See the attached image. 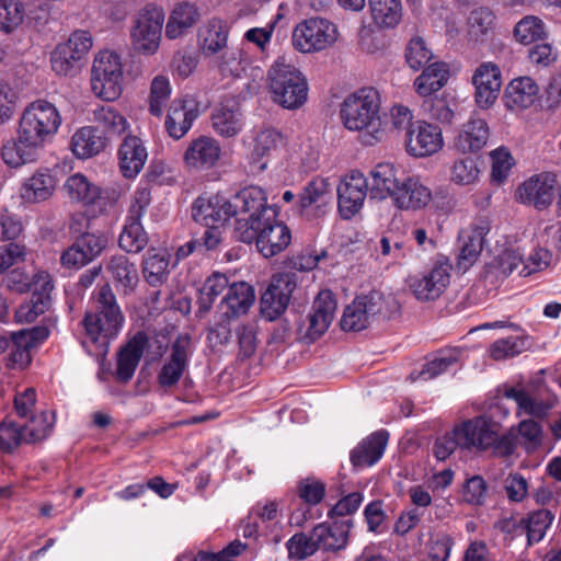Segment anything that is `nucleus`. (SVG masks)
<instances>
[{
    "label": "nucleus",
    "mask_w": 561,
    "mask_h": 561,
    "mask_svg": "<svg viewBox=\"0 0 561 561\" xmlns=\"http://www.w3.org/2000/svg\"><path fill=\"white\" fill-rule=\"evenodd\" d=\"M443 145L442 129L437 125L416 121L405 131V149L410 156L428 157L439 151Z\"/></svg>",
    "instance_id": "nucleus-17"
},
{
    "label": "nucleus",
    "mask_w": 561,
    "mask_h": 561,
    "mask_svg": "<svg viewBox=\"0 0 561 561\" xmlns=\"http://www.w3.org/2000/svg\"><path fill=\"white\" fill-rule=\"evenodd\" d=\"M272 100L287 110L302 106L308 98V83L304 75L284 59L276 60L268 70Z\"/></svg>",
    "instance_id": "nucleus-4"
},
{
    "label": "nucleus",
    "mask_w": 561,
    "mask_h": 561,
    "mask_svg": "<svg viewBox=\"0 0 561 561\" xmlns=\"http://www.w3.org/2000/svg\"><path fill=\"white\" fill-rule=\"evenodd\" d=\"M404 56L409 67L416 71L432 60L433 53L422 37L415 36L408 43Z\"/></svg>",
    "instance_id": "nucleus-56"
},
{
    "label": "nucleus",
    "mask_w": 561,
    "mask_h": 561,
    "mask_svg": "<svg viewBox=\"0 0 561 561\" xmlns=\"http://www.w3.org/2000/svg\"><path fill=\"white\" fill-rule=\"evenodd\" d=\"M92 35L88 31L78 30L71 33L66 43H61L62 47L68 48L73 57L83 61L92 47Z\"/></svg>",
    "instance_id": "nucleus-64"
},
{
    "label": "nucleus",
    "mask_w": 561,
    "mask_h": 561,
    "mask_svg": "<svg viewBox=\"0 0 561 561\" xmlns=\"http://www.w3.org/2000/svg\"><path fill=\"white\" fill-rule=\"evenodd\" d=\"M55 185V179L47 170H38L24 181L21 196L31 203L43 202L51 196Z\"/></svg>",
    "instance_id": "nucleus-42"
},
{
    "label": "nucleus",
    "mask_w": 561,
    "mask_h": 561,
    "mask_svg": "<svg viewBox=\"0 0 561 561\" xmlns=\"http://www.w3.org/2000/svg\"><path fill=\"white\" fill-rule=\"evenodd\" d=\"M335 311L336 300L333 293L321 290L306 319L298 323L297 339L304 343H313L328 331Z\"/></svg>",
    "instance_id": "nucleus-9"
},
{
    "label": "nucleus",
    "mask_w": 561,
    "mask_h": 561,
    "mask_svg": "<svg viewBox=\"0 0 561 561\" xmlns=\"http://www.w3.org/2000/svg\"><path fill=\"white\" fill-rule=\"evenodd\" d=\"M255 300L254 288L247 282L233 283L220 302L222 318L233 319L245 314Z\"/></svg>",
    "instance_id": "nucleus-30"
},
{
    "label": "nucleus",
    "mask_w": 561,
    "mask_h": 561,
    "mask_svg": "<svg viewBox=\"0 0 561 561\" xmlns=\"http://www.w3.org/2000/svg\"><path fill=\"white\" fill-rule=\"evenodd\" d=\"M368 194V181L357 171H351L337 186V208L344 219L353 218L364 206Z\"/></svg>",
    "instance_id": "nucleus-16"
},
{
    "label": "nucleus",
    "mask_w": 561,
    "mask_h": 561,
    "mask_svg": "<svg viewBox=\"0 0 561 561\" xmlns=\"http://www.w3.org/2000/svg\"><path fill=\"white\" fill-rule=\"evenodd\" d=\"M539 88L529 77L513 79L504 91V102L508 110H523L530 107L537 100Z\"/></svg>",
    "instance_id": "nucleus-37"
},
{
    "label": "nucleus",
    "mask_w": 561,
    "mask_h": 561,
    "mask_svg": "<svg viewBox=\"0 0 561 561\" xmlns=\"http://www.w3.org/2000/svg\"><path fill=\"white\" fill-rule=\"evenodd\" d=\"M329 198L330 192L327 181L322 178L312 179L307 183L299 195V211L300 214H305L308 208L312 206L320 207L324 205Z\"/></svg>",
    "instance_id": "nucleus-48"
},
{
    "label": "nucleus",
    "mask_w": 561,
    "mask_h": 561,
    "mask_svg": "<svg viewBox=\"0 0 561 561\" xmlns=\"http://www.w3.org/2000/svg\"><path fill=\"white\" fill-rule=\"evenodd\" d=\"M287 549L289 556L302 560L312 556L317 550H320L318 543L313 540V529L310 535L296 534L287 541Z\"/></svg>",
    "instance_id": "nucleus-63"
},
{
    "label": "nucleus",
    "mask_w": 561,
    "mask_h": 561,
    "mask_svg": "<svg viewBox=\"0 0 561 561\" xmlns=\"http://www.w3.org/2000/svg\"><path fill=\"white\" fill-rule=\"evenodd\" d=\"M70 50L60 44L54 49L50 56L51 69L58 76L73 77L81 70L82 62L69 53Z\"/></svg>",
    "instance_id": "nucleus-53"
},
{
    "label": "nucleus",
    "mask_w": 561,
    "mask_h": 561,
    "mask_svg": "<svg viewBox=\"0 0 561 561\" xmlns=\"http://www.w3.org/2000/svg\"><path fill=\"white\" fill-rule=\"evenodd\" d=\"M556 174L543 172L529 178L516 191V199L537 209L547 208L553 201Z\"/></svg>",
    "instance_id": "nucleus-19"
},
{
    "label": "nucleus",
    "mask_w": 561,
    "mask_h": 561,
    "mask_svg": "<svg viewBox=\"0 0 561 561\" xmlns=\"http://www.w3.org/2000/svg\"><path fill=\"white\" fill-rule=\"evenodd\" d=\"M191 339L179 336L171 345V354L158 373V383L169 390L178 385L188 366Z\"/></svg>",
    "instance_id": "nucleus-20"
},
{
    "label": "nucleus",
    "mask_w": 561,
    "mask_h": 561,
    "mask_svg": "<svg viewBox=\"0 0 561 561\" xmlns=\"http://www.w3.org/2000/svg\"><path fill=\"white\" fill-rule=\"evenodd\" d=\"M93 121L96 127L103 128V133L116 136L123 134L127 128L126 118L111 105H102L93 111Z\"/></svg>",
    "instance_id": "nucleus-50"
},
{
    "label": "nucleus",
    "mask_w": 561,
    "mask_h": 561,
    "mask_svg": "<svg viewBox=\"0 0 561 561\" xmlns=\"http://www.w3.org/2000/svg\"><path fill=\"white\" fill-rule=\"evenodd\" d=\"M479 173L477 161L471 157H465L455 161L451 181L458 185H470L477 182Z\"/></svg>",
    "instance_id": "nucleus-60"
},
{
    "label": "nucleus",
    "mask_w": 561,
    "mask_h": 561,
    "mask_svg": "<svg viewBox=\"0 0 561 561\" xmlns=\"http://www.w3.org/2000/svg\"><path fill=\"white\" fill-rule=\"evenodd\" d=\"M504 397L514 400L518 409L524 413L536 417L546 416L556 402L553 398L537 400L530 397L523 388L515 387L506 388L504 390Z\"/></svg>",
    "instance_id": "nucleus-43"
},
{
    "label": "nucleus",
    "mask_w": 561,
    "mask_h": 561,
    "mask_svg": "<svg viewBox=\"0 0 561 561\" xmlns=\"http://www.w3.org/2000/svg\"><path fill=\"white\" fill-rule=\"evenodd\" d=\"M247 225L244 221L240 222L237 238L244 243L255 242L264 257L275 256L290 243V230L284 222L278 221L277 217L268 220L264 217L257 226Z\"/></svg>",
    "instance_id": "nucleus-5"
},
{
    "label": "nucleus",
    "mask_w": 561,
    "mask_h": 561,
    "mask_svg": "<svg viewBox=\"0 0 561 561\" xmlns=\"http://www.w3.org/2000/svg\"><path fill=\"white\" fill-rule=\"evenodd\" d=\"M471 82L474 87L477 106L481 110L492 107L502 87V75L497 65L491 61L482 62L473 71Z\"/></svg>",
    "instance_id": "nucleus-18"
},
{
    "label": "nucleus",
    "mask_w": 561,
    "mask_h": 561,
    "mask_svg": "<svg viewBox=\"0 0 561 561\" xmlns=\"http://www.w3.org/2000/svg\"><path fill=\"white\" fill-rule=\"evenodd\" d=\"M30 289L32 290V297L35 301L43 300L46 307H50L51 291L54 289V283L51 275L46 271H39L32 279L30 278Z\"/></svg>",
    "instance_id": "nucleus-62"
},
{
    "label": "nucleus",
    "mask_w": 561,
    "mask_h": 561,
    "mask_svg": "<svg viewBox=\"0 0 561 561\" xmlns=\"http://www.w3.org/2000/svg\"><path fill=\"white\" fill-rule=\"evenodd\" d=\"M170 94L171 87L169 80L163 76L156 77L151 82L149 112L154 116H161Z\"/></svg>",
    "instance_id": "nucleus-57"
},
{
    "label": "nucleus",
    "mask_w": 561,
    "mask_h": 561,
    "mask_svg": "<svg viewBox=\"0 0 561 561\" xmlns=\"http://www.w3.org/2000/svg\"><path fill=\"white\" fill-rule=\"evenodd\" d=\"M229 286V279L225 274L214 273L210 275L199 289L197 300L199 312H208L215 299Z\"/></svg>",
    "instance_id": "nucleus-49"
},
{
    "label": "nucleus",
    "mask_w": 561,
    "mask_h": 561,
    "mask_svg": "<svg viewBox=\"0 0 561 561\" xmlns=\"http://www.w3.org/2000/svg\"><path fill=\"white\" fill-rule=\"evenodd\" d=\"M108 238L104 232H81L76 241L61 254V264L80 268L100 256L107 248Z\"/></svg>",
    "instance_id": "nucleus-14"
},
{
    "label": "nucleus",
    "mask_w": 561,
    "mask_h": 561,
    "mask_svg": "<svg viewBox=\"0 0 561 561\" xmlns=\"http://www.w3.org/2000/svg\"><path fill=\"white\" fill-rule=\"evenodd\" d=\"M201 49L205 56L219 54L227 45L228 31L220 21H210L199 31Z\"/></svg>",
    "instance_id": "nucleus-45"
},
{
    "label": "nucleus",
    "mask_w": 561,
    "mask_h": 561,
    "mask_svg": "<svg viewBox=\"0 0 561 561\" xmlns=\"http://www.w3.org/2000/svg\"><path fill=\"white\" fill-rule=\"evenodd\" d=\"M199 19V12L195 4L181 2L173 9L165 25V35L170 39L180 37L191 28Z\"/></svg>",
    "instance_id": "nucleus-41"
},
{
    "label": "nucleus",
    "mask_w": 561,
    "mask_h": 561,
    "mask_svg": "<svg viewBox=\"0 0 561 561\" xmlns=\"http://www.w3.org/2000/svg\"><path fill=\"white\" fill-rule=\"evenodd\" d=\"M113 280L124 289L133 290L138 283L136 264L123 254L113 255L106 266Z\"/></svg>",
    "instance_id": "nucleus-44"
},
{
    "label": "nucleus",
    "mask_w": 561,
    "mask_h": 561,
    "mask_svg": "<svg viewBox=\"0 0 561 561\" xmlns=\"http://www.w3.org/2000/svg\"><path fill=\"white\" fill-rule=\"evenodd\" d=\"M460 449H486L496 442V434L483 417L463 421L454 427Z\"/></svg>",
    "instance_id": "nucleus-23"
},
{
    "label": "nucleus",
    "mask_w": 561,
    "mask_h": 561,
    "mask_svg": "<svg viewBox=\"0 0 561 561\" xmlns=\"http://www.w3.org/2000/svg\"><path fill=\"white\" fill-rule=\"evenodd\" d=\"M456 357L451 354L438 355L434 359L423 365L422 370L419 373H411L409 379L415 381L417 379L430 380L440 374L445 373L450 366L456 363Z\"/></svg>",
    "instance_id": "nucleus-61"
},
{
    "label": "nucleus",
    "mask_w": 561,
    "mask_h": 561,
    "mask_svg": "<svg viewBox=\"0 0 561 561\" xmlns=\"http://www.w3.org/2000/svg\"><path fill=\"white\" fill-rule=\"evenodd\" d=\"M149 339L144 331H138L131 336L125 346L118 353L116 378L121 382H128L142 357L145 350L148 347Z\"/></svg>",
    "instance_id": "nucleus-25"
},
{
    "label": "nucleus",
    "mask_w": 561,
    "mask_h": 561,
    "mask_svg": "<svg viewBox=\"0 0 561 561\" xmlns=\"http://www.w3.org/2000/svg\"><path fill=\"white\" fill-rule=\"evenodd\" d=\"M221 157L219 141L210 136H198L193 139L185 152L184 162L190 169L205 171L214 168Z\"/></svg>",
    "instance_id": "nucleus-22"
},
{
    "label": "nucleus",
    "mask_w": 561,
    "mask_h": 561,
    "mask_svg": "<svg viewBox=\"0 0 561 561\" xmlns=\"http://www.w3.org/2000/svg\"><path fill=\"white\" fill-rule=\"evenodd\" d=\"M147 158V148L139 137H125L118 149V163L125 178L136 176L142 170Z\"/></svg>",
    "instance_id": "nucleus-32"
},
{
    "label": "nucleus",
    "mask_w": 561,
    "mask_h": 561,
    "mask_svg": "<svg viewBox=\"0 0 561 561\" xmlns=\"http://www.w3.org/2000/svg\"><path fill=\"white\" fill-rule=\"evenodd\" d=\"M450 266L444 262H437L431 271L422 277H411L409 287L419 300H434L440 296L450 279Z\"/></svg>",
    "instance_id": "nucleus-21"
},
{
    "label": "nucleus",
    "mask_w": 561,
    "mask_h": 561,
    "mask_svg": "<svg viewBox=\"0 0 561 561\" xmlns=\"http://www.w3.org/2000/svg\"><path fill=\"white\" fill-rule=\"evenodd\" d=\"M169 256L160 253H148L142 261V274L152 287L163 285L169 277Z\"/></svg>",
    "instance_id": "nucleus-47"
},
{
    "label": "nucleus",
    "mask_w": 561,
    "mask_h": 561,
    "mask_svg": "<svg viewBox=\"0 0 561 561\" xmlns=\"http://www.w3.org/2000/svg\"><path fill=\"white\" fill-rule=\"evenodd\" d=\"M211 126L221 137H236L243 127L242 113L234 101H228L214 108Z\"/></svg>",
    "instance_id": "nucleus-34"
},
{
    "label": "nucleus",
    "mask_w": 561,
    "mask_h": 561,
    "mask_svg": "<svg viewBox=\"0 0 561 561\" xmlns=\"http://www.w3.org/2000/svg\"><path fill=\"white\" fill-rule=\"evenodd\" d=\"M340 116L345 128L351 131H365L373 145L382 135L380 96L374 88H363L350 94L341 104Z\"/></svg>",
    "instance_id": "nucleus-3"
},
{
    "label": "nucleus",
    "mask_w": 561,
    "mask_h": 561,
    "mask_svg": "<svg viewBox=\"0 0 561 561\" xmlns=\"http://www.w3.org/2000/svg\"><path fill=\"white\" fill-rule=\"evenodd\" d=\"M353 526L352 519L334 523H321L313 527V540L320 550L339 551L344 549L348 542L350 529Z\"/></svg>",
    "instance_id": "nucleus-31"
},
{
    "label": "nucleus",
    "mask_w": 561,
    "mask_h": 561,
    "mask_svg": "<svg viewBox=\"0 0 561 561\" xmlns=\"http://www.w3.org/2000/svg\"><path fill=\"white\" fill-rule=\"evenodd\" d=\"M297 494L307 506L295 510L289 520L291 525L301 527L311 517L309 507L318 505L324 499L325 484L313 477L301 479L297 483Z\"/></svg>",
    "instance_id": "nucleus-28"
},
{
    "label": "nucleus",
    "mask_w": 561,
    "mask_h": 561,
    "mask_svg": "<svg viewBox=\"0 0 561 561\" xmlns=\"http://www.w3.org/2000/svg\"><path fill=\"white\" fill-rule=\"evenodd\" d=\"M280 144L282 135L277 130L267 128L260 131L255 137L251 153L253 161L259 162L262 158L270 156Z\"/></svg>",
    "instance_id": "nucleus-59"
},
{
    "label": "nucleus",
    "mask_w": 561,
    "mask_h": 561,
    "mask_svg": "<svg viewBox=\"0 0 561 561\" xmlns=\"http://www.w3.org/2000/svg\"><path fill=\"white\" fill-rule=\"evenodd\" d=\"M296 287V274H275L261 296L260 305L263 317L270 321L279 318L287 309Z\"/></svg>",
    "instance_id": "nucleus-13"
},
{
    "label": "nucleus",
    "mask_w": 561,
    "mask_h": 561,
    "mask_svg": "<svg viewBox=\"0 0 561 561\" xmlns=\"http://www.w3.org/2000/svg\"><path fill=\"white\" fill-rule=\"evenodd\" d=\"M123 65L118 54L102 50L91 69V89L102 100L114 101L122 93Z\"/></svg>",
    "instance_id": "nucleus-6"
},
{
    "label": "nucleus",
    "mask_w": 561,
    "mask_h": 561,
    "mask_svg": "<svg viewBox=\"0 0 561 561\" xmlns=\"http://www.w3.org/2000/svg\"><path fill=\"white\" fill-rule=\"evenodd\" d=\"M389 439L385 430L374 432L364 438L352 451L351 462L354 467L374 466L382 457Z\"/></svg>",
    "instance_id": "nucleus-33"
},
{
    "label": "nucleus",
    "mask_w": 561,
    "mask_h": 561,
    "mask_svg": "<svg viewBox=\"0 0 561 561\" xmlns=\"http://www.w3.org/2000/svg\"><path fill=\"white\" fill-rule=\"evenodd\" d=\"M337 37L336 26L321 18H312L299 23L293 32V45L301 53L323 50Z\"/></svg>",
    "instance_id": "nucleus-11"
},
{
    "label": "nucleus",
    "mask_w": 561,
    "mask_h": 561,
    "mask_svg": "<svg viewBox=\"0 0 561 561\" xmlns=\"http://www.w3.org/2000/svg\"><path fill=\"white\" fill-rule=\"evenodd\" d=\"M64 188L71 201L84 206H93L99 213L106 208L107 201L103 196L102 190L81 173L69 176L64 184Z\"/></svg>",
    "instance_id": "nucleus-26"
},
{
    "label": "nucleus",
    "mask_w": 561,
    "mask_h": 561,
    "mask_svg": "<svg viewBox=\"0 0 561 561\" xmlns=\"http://www.w3.org/2000/svg\"><path fill=\"white\" fill-rule=\"evenodd\" d=\"M382 307L383 298L378 291L357 296L344 310L341 319L342 330L362 331L366 329L371 320L381 312Z\"/></svg>",
    "instance_id": "nucleus-15"
},
{
    "label": "nucleus",
    "mask_w": 561,
    "mask_h": 561,
    "mask_svg": "<svg viewBox=\"0 0 561 561\" xmlns=\"http://www.w3.org/2000/svg\"><path fill=\"white\" fill-rule=\"evenodd\" d=\"M431 198V190L419 178L403 175L392 202L399 209L416 210L425 207Z\"/></svg>",
    "instance_id": "nucleus-27"
},
{
    "label": "nucleus",
    "mask_w": 561,
    "mask_h": 561,
    "mask_svg": "<svg viewBox=\"0 0 561 561\" xmlns=\"http://www.w3.org/2000/svg\"><path fill=\"white\" fill-rule=\"evenodd\" d=\"M553 520V515L548 510H538L533 512L527 518H523L520 524L527 531L528 543L539 542Z\"/></svg>",
    "instance_id": "nucleus-51"
},
{
    "label": "nucleus",
    "mask_w": 561,
    "mask_h": 561,
    "mask_svg": "<svg viewBox=\"0 0 561 561\" xmlns=\"http://www.w3.org/2000/svg\"><path fill=\"white\" fill-rule=\"evenodd\" d=\"M124 314L111 286L104 284L95 296L94 309L88 310L81 321L84 328L82 346L96 358L108 353L124 325Z\"/></svg>",
    "instance_id": "nucleus-2"
},
{
    "label": "nucleus",
    "mask_w": 561,
    "mask_h": 561,
    "mask_svg": "<svg viewBox=\"0 0 561 561\" xmlns=\"http://www.w3.org/2000/svg\"><path fill=\"white\" fill-rule=\"evenodd\" d=\"M60 125L61 115L55 104L44 99L31 102L20 118L18 138L2 146V161L14 169L36 161Z\"/></svg>",
    "instance_id": "nucleus-1"
},
{
    "label": "nucleus",
    "mask_w": 561,
    "mask_h": 561,
    "mask_svg": "<svg viewBox=\"0 0 561 561\" xmlns=\"http://www.w3.org/2000/svg\"><path fill=\"white\" fill-rule=\"evenodd\" d=\"M448 77L449 69L445 62L430 64L415 79V90L421 96H431L447 83Z\"/></svg>",
    "instance_id": "nucleus-39"
},
{
    "label": "nucleus",
    "mask_w": 561,
    "mask_h": 561,
    "mask_svg": "<svg viewBox=\"0 0 561 561\" xmlns=\"http://www.w3.org/2000/svg\"><path fill=\"white\" fill-rule=\"evenodd\" d=\"M192 217L204 226H217L232 217L229 199L215 194L199 196L192 205Z\"/></svg>",
    "instance_id": "nucleus-24"
},
{
    "label": "nucleus",
    "mask_w": 561,
    "mask_h": 561,
    "mask_svg": "<svg viewBox=\"0 0 561 561\" xmlns=\"http://www.w3.org/2000/svg\"><path fill=\"white\" fill-rule=\"evenodd\" d=\"M494 15L488 8L471 11L468 18L469 35L476 42L481 41L492 30Z\"/></svg>",
    "instance_id": "nucleus-58"
},
{
    "label": "nucleus",
    "mask_w": 561,
    "mask_h": 561,
    "mask_svg": "<svg viewBox=\"0 0 561 561\" xmlns=\"http://www.w3.org/2000/svg\"><path fill=\"white\" fill-rule=\"evenodd\" d=\"M370 178L369 193L371 198L385 199L391 197L393 199L403 174L399 175V171L391 163H379L370 171Z\"/></svg>",
    "instance_id": "nucleus-36"
},
{
    "label": "nucleus",
    "mask_w": 561,
    "mask_h": 561,
    "mask_svg": "<svg viewBox=\"0 0 561 561\" xmlns=\"http://www.w3.org/2000/svg\"><path fill=\"white\" fill-rule=\"evenodd\" d=\"M163 22L162 8L147 5L139 12L131 30L133 45L137 51L153 55L158 50Z\"/></svg>",
    "instance_id": "nucleus-12"
},
{
    "label": "nucleus",
    "mask_w": 561,
    "mask_h": 561,
    "mask_svg": "<svg viewBox=\"0 0 561 561\" xmlns=\"http://www.w3.org/2000/svg\"><path fill=\"white\" fill-rule=\"evenodd\" d=\"M197 116L198 112L192 102L183 99L173 100L164 121L168 135L175 140L183 138L192 128Z\"/></svg>",
    "instance_id": "nucleus-29"
},
{
    "label": "nucleus",
    "mask_w": 561,
    "mask_h": 561,
    "mask_svg": "<svg viewBox=\"0 0 561 561\" xmlns=\"http://www.w3.org/2000/svg\"><path fill=\"white\" fill-rule=\"evenodd\" d=\"M106 145V136L95 126L79 128L71 137L70 147L79 159H88L100 153Z\"/></svg>",
    "instance_id": "nucleus-38"
},
{
    "label": "nucleus",
    "mask_w": 561,
    "mask_h": 561,
    "mask_svg": "<svg viewBox=\"0 0 561 561\" xmlns=\"http://www.w3.org/2000/svg\"><path fill=\"white\" fill-rule=\"evenodd\" d=\"M545 35V25L540 19L528 15L522 19L514 28L515 38L525 45L539 41Z\"/></svg>",
    "instance_id": "nucleus-55"
},
{
    "label": "nucleus",
    "mask_w": 561,
    "mask_h": 561,
    "mask_svg": "<svg viewBox=\"0 0 561 561\" xmlns=\"http://www.w3.org/2000/svg\"><path fill=\"white\" fill-rule=\"evenodd\" d=\"M150 192L146 188L138 190L131 203L126 224L119 234V248L127 253H139L148 244V236L141 225V218L150 204Z\"/></svg>",
    "instance_id": "nucleus-10"
},
{
    "label": "nucleus",
    "mask_w": 561,
    "mask_h": 561,
    "mask_svg": "<svg viewBox=\"0 0 561 561\" xmlns=\"http://www.w3.org/2000/svg\"><path fill=\"white\" fill-rule=\"evenodd\" d=\"M8 351L7 367L10 369H24L32 360L31 347L25 340L18 337L15 332L11 333L10 341L5 342Z\"/></svg>",
    "instance_id": "nucleus-52"
},
{
    "label": "nucleus",
    "mask_w": 561,
    "mask_h": 561,
    "mask_svg": "<svg viewBox=\"0 0 561 561\" xmlns=\"http://www.w3.org/2000/svg\"><path fill=\"white\" fill-rule=\"evenodd\" d=\"M489 135L485 121L472 115L455 138L454 146L462 153L477 152L486 145Z\"/></svg>",
    "instance_id": "nucleus-35"
},
{
    "label": "nucleus",
    "mask_w": 561,
    "mask_h": 561,
    "mask_svg": "<svg viewBox=\"0 0 561 561\" xmlns=\"http://www.w3.org/2000/svg\"><path fill=\"white\" fill-rule=\"evenodd\" d=\"M527 348V339L518 335L496 340L489 348L490 357L502 360L514 357Z\"/></svg>",
    "instance_id": "nucleus-54"
},
{
    "label": "nucleus",
    "mask_w": 561,
    "mask_h": 561,
    "mask_svg": "<svg viewBox=\"0 0 561 561\" xmlns=\"http://www.w3.org/2000/svg\"><path fill=\"white\" fill-rule=\"evenodd\" d=\"M232 216H239L236 219L234 232L238 236V228L241 221L247 226H257L264 217L274 219L278 213L274 206L267 205V196L264 190L251 185L242 188L229 199Z\"/></svg>",
    "instance_id": "nucleus-7"
},
{
    "label": "nucleus",
    "mask_w": 561,
    "mask_h": 561,
    "mask_svg": "<svg viewBox=\"0 0 561 561\" xmlns=\"http://www.w3.org/2000/svg\"><path fill=\"white\" fill-rule=\"evenodd\" d=\"M484 236L485 229L483 227H474L460 232V252L458 255V266L460 268L467 270L476 262L482 251Z\"/></svg>",
    "instance_id": "nucleus-40"
},
{
    "label": "nucleus",
    "mask_w": 561,
    "mask_h": 561,
    "mask_svg": "<svg viewBox=\"0 0 561 561\" xmlns=\"http://www.w3.org/2000/svg\"><path fill=\"white\" fill-rule=\"evenodd\" d=\"M371 18L379 27L392 28L402 18L401 0H368Z\"/></svg>",
    "instance_id": "nucleus-46"
},
{
    "label": "nucleus",
    "mask_w": 561,
    "mask_h": 561,
    "mask_svg": "<svg viewBox=\"0 0 561 561\" xmlns=\"http://www.w3.org/2000/svg\"><path fill=\"white\" fill-rule=\"evenodd\" d=\"M54 424L55 414L46 411L32 415L23 426L2 420V453L13 450L22 443L32 444L46 438Z\"/></svg>",
    "instance_id": "nucleus-8"
}]
</instances>
